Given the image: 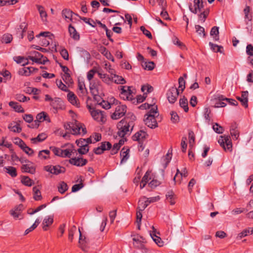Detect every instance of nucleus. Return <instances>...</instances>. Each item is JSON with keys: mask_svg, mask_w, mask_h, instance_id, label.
I'll list each match as a JSON object with an SVG mask.
<instances>
[{"mask_svg": "<svg viewBox=\"0 0 253 253\" xmlns=\"http://www.w3.org/2000/svg\"><path fill=\"white\" fill-rule=\"evenodd\" d=\"M156 100L153 98L150 103H146L141 105L139 108L141 109H150L145 115L146 117L144 121L146 125L151 128H154L158 126V124L156 117L158 116V107L156 105Z\"/></svg>", "mask_w": 253, "mask_h": 253, "instance_id": "f257e3e1", "label": "nucleus"}, {"mask_svg": "<svg viewBox=\"0 0 253 253\" xmlns=\"http://www.w3.org/2000/svg\"><path fill=\"white\" fill-rule=\"evenodd\" d=\"M134 124L128 118H125L120 121L117 124V134L122 138L129 135L131 133Z\"/></svg>", "mask_w": 253, "mask_h": 253, "instance_id": "f03ea898", "label": "nucleus"}, {"mask_svg": "<svg viewBox=\"0 0 253 253\" xmlns=\"http://www.w3.org/2000/svg\"><path fill=\"white\" fill-rule=\"evenodd\" d=\"M88 108L89 110L92 117L94 120L101 123H104L106 122V116L104 111L91 108L90 106H88Z\"/></svg>", "mask_w": 253, "mask_h": 253, "instance_id": "7ed1b4c3", "label": "nucleus"}, {"mask_svg": "<svg viewBox=\"0 0 253 253\" xmlns=\"http://www.w3.org/2000/svg\"><path fill=\"white\" fill-rule=\"evenodd\" d=\"M218 142L225 151H232V144L229 135L220 136Z\"/></svg>", "mask_w": 253, "mask_h": 253, "instance_id": "20e7f679", "label": "nucleus"}, {"mask_svg": "<svg viewBox=\"0 0 253 253\" xmlns=\"http://www.w3.org/2000/svg\"><path fill=\"white\" fill-rule=\"evenodd\" d=\"M33 55L28 56L27 59H30L33 62L38 64H45L48 60L46 57H44L41 53L37 51L32 52Z\"/></svg>", "mask_w": 253, "mask_h": 253, "instance_id": "39448f33", "label": "nucleus"}, {"mask_svg": "<svg viewBox=\"0 0 253 253\" xmlns=\"http://www.w3.org/2000/svg\"><path fill=\"white\" fill-rule=\"evenodd\" d=\"M71 126V133L74 135L81 134L82 133L84 134L86 133L85 127H84L82 124L77 121L72 122Z\"/></svg>", "mask_w": 253, "mask_h": 253, "instance_id": "423d86ee", "label": "nucleus"}, {"mask_svg": "<svg viewBox=\"0 0 253 253\" xmlns=\"http://www.w3.org/2000/svg\"><path fill=\"white\" fill-rule=\"evenodd\" d=\"M179 94V90L173 86L170 88L167 92V98L170 103H174L177 100Z\"/></svg>", "mask_w": 253, "mask_h": 253, "instance_id": "0eeeda50", "label": "nucleus"}, {"mask_svg": "<svg viewBox=\"0 0 253 253\" xmlns=\"http://www.w3.org/2000/svg\"><path fill=\"white\" fill-rule=\"evenodd\" d=\"M126 107L125 105L118 106L116 108L115 112L112 115L111 118L113 120H118L125 115L126 113Z\"/></svg>", "mask_w": 253, "mask_h": 253, "instance_id": "6e6552de", "label": "nucleus"}, {"mask_svg": "<svg viewBox=\"0 0 253 253\" xmlns=\"http://www.w3.org/2000/svg\"><path fill=\"white\" fill-rule=\"evenodd\" d=\"M121 97L124 100H131L132 99V91L130 87L128 86H121Z\"/></svg>", "mask_w": 253, "mask_h": 253, "instance_id": "1a4fd4ad", "label": "nucleus"}, {"mask_svg": "<svg viewBox=\"0 0 253 253\" xmlns=\"http://www.w3.org/2000/svg\"><path fill=\"white\" fill-rule=\"evenodd\" d=\"M69 162L74 166L83 167L87 164V161L86 159L83 158L75 157L70 159L69 160Z\"/></svg>", "mask_w": 253, "mask_h": 253, "instance_id": "9d476101", "label": "nucleus"}, {"mask_svg": "<svg viewBox=\"0 0 253 253\" xmlns=\"http://www.w3.org/2000/svg\"><path fill=\"white\" fill-rule=\"evenodd\" d=\"M203 6L202 0H194V7L190 5L189 9L192 13L196 14L198 11H201Z\"/></svg>", "mask_w": 253, "mask_h": 253, "instance_id": "9b49d317", "label": "nucleus"}, {"mask_svg": "<svg viewBox=\"0 0 253 253\" xmlns=\"http://www.w3.org/2000/svg\"><path fill=\"white\" fill-rule=\"evenodd\" d=\"M133 245L138 249L144 248V243L146 242L145 239L142 236H137L133 238Z\"/></svg>", "mask_w": 253, "mask_h": 253, "instance_id": "f8f14e48", "label": "nucleus"}, {"mask_svg": "<svg viewBox=\"0 0 253 253\" xmlns=\"http://www.w3.org/2000/svg\"><path fill=\"white\" fill-rule=\"evenodd\" d=\"M51 105L56 111L64 108L63 102L59 98H55L53 100H52Z\"/></svg>", "mask_w": 253, "mask_h": 253, "instance_id": "ddd939ff", "label": "nucleus"}, {"mask_svg": "<svg viewBox=\"0 0 253 253\" xmlns=\"http://www.w3.org/2000/svg\"><path fill=\"white\" fill-rule=\"evenodd\" d=\"M67 98L68 101L72 105H75L77 107H80V103L79 102V100L77 96L73 92L69 91L67 94Z\"/></svg>", "mask_w": 253, "mask_h": 253, "instance_id": "4468645a", "label": "nucleus"}, {"mask_svg": "<svg viewBox=\"0 0 253 253\" xmlns=\"http://www.w3.org/2000/svg\"><path fill=\"white\" fill-rule=\"evenodd\" d=\"M248 92L247 91H243L241 97H237V99L240 101L242 105L245 108H247L248 106Z\"/></svg>", "mask_w": 253, "mask_h": 253, "instance_id": "2eb2a0df", "label": "nucleus"}, {"mask_svg": "<svg viewBox=\"0 0 253 253\" xmlns=\"http://www.w3.org/2000/svg\"><path fill=\"white\" fill-rule=\"evenodd\" d=\"M44 121H46L48 123L50 122L49 117L45 112H42L37 115L36 121L38 122V124Z\"/></svg>", "mask_w": 253, "mask_h": 253, "instance_id": "dca6fc26", "label": "nucleus"}, {"mask_svg": "<svg viewBox=\"0 0 253 253\" xmlns=\"http://www.w3.org/2000/svg\"><path fill=\"white\" fill-rule=\"evenodd\" d=\"M152 228L153 229V233H150V236L151 238L153 239V241L158 246H159V247H162L164 245L163 242L162 241L160 237L156 235L155 233L156 230L155 229L154 227L153 226Z\"/></svg>", "mask_w": 253, "mask_h": 253, "instance_id": "f3484780", "label": "nucleus"}, {"mask_svg": "<svg viewBox=\"0 0 253 253\" xmlns=\"http://www.w3.org/2000/svg\"><path fill=\"white\" fill-rule=\"evenodd\" d=\"M22 208L23 205L22 204L17 205L13 209L10 210V213L14 218H17L22 210Z\"/></svg>", "mask_w": 253, "mask_h": 253, "instance_id": "a211bd4d", "label": "nucleus"}, {"mask_svg": "<svg viewBox=\"0 0 253 253\" xmlns=\"http://www.w3.org/2000/svg\"><path fill=\"white\" fill-rule=\"evenodd\" d=\"M53 222V217L52 216H47L44 217L42 222V228L43 230L46 231L47 227L51 225Z\"/></svg>", "mask_w": 253, "mask_h": 253, "instance_id": "6ab92c4d", "label": "nucleus"}, {"mask_svg": "<svg viewBox=\"0 0 253 253\" xmlns=\"http://www.w3.org/2000/svg\"><path fill=\"white\" fill-rule=\"evenodd\" d=\"M68 31L70 36L75 41H78L80 39V35L76 31V29L72 26L71 24L69 25L68 27Z\"/></svg>", "mask_w": 253, "mask_h": 253, "instance_id": "aec40b11", "label": "nucleus"}, {"mask_svg": "<svg viewBox=\"0 0 253 253\" xmlns=\"http://www.w3.org/2000/svg\"><path fill=\"white\" fill-rule=\"evenodd\" d=\"M29 164L23 165L21 169L22 170L26 172H29L31 174L35 173L36 171V168L34 166H33L32 163L28 161Z\"/></svg>", "mask_w": 253, "mask_h": 253, "instance_id": "412c9836", "label": "nucleus"}, {"mask_svg": "<svg viewBox=\"0 0 253 253\" xmlns=\"http://www.w3.org/2000/svg\"><path fill=\"white\" fill-rule=\"evenodd\" d=\"M147 136V134L143 130H140L134 134L132 138L134 141H140L145 138Z\"/></svg>", "mask_w": 253, "mask_h": 253, "instance_id": "4be33fe9", "label": "nucleus"}, {"mask_svg": "<svg viewBox=\"0 0 253 253\" xmlns=\"http://www.w3.org/2000/svg\"><path fill=\"white\" fill-rule=\"evenodd\" d=\"M166 197L167 200L170 203V205H173L175 204V199L176 197V195L172 190H169L167 193Z\"/></svg>", "mask_w": 253, "mask_h": 253, "instance_id": "5701e85b", "label": "nucleus"}, {"mask_svg": "<svg viewBox=\"0 0 253 253\" xmlns=\"http://www.w3.org/2000/svg\"><path fill=\"white\" fill-rule=\"evenodd\" d=\"M47 137V135L45 133H41L39 134L37 137L32 138L31 141L33 144H36L38 142H41L44 140Z\"/></svg>", "mask_w": 253, "mask_h": 253, "instance_id": "b1692460", "label": "nucleus"}, {"mask_svg": "<svg viewBox=\"0 0 253 253\" xmlns=\"http://www.w3.org/2000/svg\"><path fill=\"white\" fill-rule=\"evenodd\" d=\"M33 198L35 201H41L42 197L40 191V189L37 187L35 186L33 188Z\"/></svg>", "mask_w": 253, "mask_h": 253, "instance_id": "393cba45", "label": "nucleus"}, {"mask_svg": "<svg viewBox=\"0 0 253 253\" xmlns=\"http://www.w3.org/2000/svg\"><path fill=\"white\" fill-rule=\"evenodd\" d=\"M151 172V171H147L145 175L142 177V179L140 184V189L143 188L147 184V183L148 182L149 180L151 179V177H150Z\"/></svg>", "mask_w": 253, "mask_h": 253, "instance_id": "a878e982", "label": "nucleus"}, {"mask_svg": "<svg viewBox=\"0 0 253 253\" xmlns=\"http://www.w3.org/2000/svg\"><path fill=\"white\" fill-rule=\"evenodd\" d=\"M78 93L80 95H85L87 93L84 82L79 81L78 82Z\"/></svg>", "mask_w": 253, "mask_h": 253, "instance_id": "bb28decb", "label": "nucleus"}, {"mask_svg": "<svg viewBox=\"0 0 253 253\" xmlns=\"http://www.w3.org/2000/svg\"><path fill=\"white\" fill-rule=\"evenodd\" d=\"M129 150L128 149L125 150L124 148H123L121 150L120 153V156L122 158L121 164H123V163H125L127 161L129 157Z\"/></svg>", "mask_w": 253, "mask_h": 253, "instance_id": "cd10ccee", "label": "nucleus"}, {"mask_svg": "<svg viewBox=\"0 0 253 253\" xmlns=\"http://www.w3.org/2000/svg\"><path fill=\"white\" fill-rule=\"evenodd\" d=\"M9 105L17 112L23 113L24 112V110L22 106L17 102L10 101L9 102Z\"/></svg>", "mask_w": 253, "mask_h": 253, "instance_id": "c85d7f7f", "label": "nucleus"}, {"mask_svg": "<svg viewBox=\"0 0 253 253\" xmlns=\"http://www.w3.org/2000/svg\"><path fill=\"white\" fill-rule=\"evenodd\" d=\"M65 168L60 166L59 165L53 166L52 174L58 175L60 173H64Z\"/></svg>", "mask_w": 253, "mask_h": 253, "instance_id": "c756f323", "label": "nucleus"}, {"mask_svg": "<svg viewBox=\"0 0 253 253\" xmlns=\"http://www.w3.org/2000/svg\"><path fill=\"white\" fill-rule=\"evenodd\" d=\"M73 12L68 9H64L62 11V15L63 17L65 19H69L70 21H72V15Z\"/></svg>", "mask_w": 253, "mask_h": 253, "instance_id": "7c9ffc66", "label": "nucleus"}, {"mask_svg": "<svg viewBox=\"0 0 253 253\" xmlns=\"http://www.w3.org/2000/svg\"><path fill=\"white\" fill-rule=\"evenodd\" d=\"M32 73V68L29 67H24L20 69L18 72L19 75L29 76Z\"/></svg>", "mask_w": 253, "mask_h": 253, "instance_id": "2f4dec72", "label": "nucleus"}, {"mask_svg": "<svg viewBox=\"0 0 253 253\" xmlns=\"http://www.w3.org/2000/svg\"><path fill=\"white\" fill-rule=\"evenodd\" d=\"M179 105L181 107L183 108L185 112L188 111L189 108L188 107V101L185 96H183L182 98L179 100Z\"/></svg>", "mask_w": 253, "mask_h": 253, "instance_id": "473e14b6", "label": "nucleus"}, {"mask_svg": "<svg viewBox=\"0 0 253 253\" xmlns=\"http://www.w3.org/2000/svg\"><path fill=\"white\" fill-rule=\"evenodd\" d=\"M112 82L117 84H123L126 83V81L122 76L114 75V77L112 76Z\"/></svg>", "mask_w": 253, "mask_h": 253, "instance_id": "72a5a7b5", "label": "nucleus"}, {"mask_svg": "<svg viewBox=\"0 0 253 253\" xmlns=\"http://www.w3.org/2000/svg\"><path fill=\"white\" fill-rule=\"evenodd\" d=\"M50 151L48 150L40 151L38 157L41 160H46L49 158Z\"/></svg>", "mask_w": 253, "mask_h": 253, "instance_id": "f704fd0d", "label": "nucleus"}, {"mask_svg": "<svg viewBox=\"0 0 253 253\" xmlns=\"http://www.w3.org/2000/svg\"><path fill=\"white\" fill-rule=\"evenodd\" d=\"M210 35L213 37L215 41H217L219 40V31L218 27L216 26L213 27L211 31Z\"/></svg>", "mask_w": 253, "mask_h": 253, "instance_id": "c9c22d12", "label": "nucleus"}, {"mask_svg": "<svg viewBox=\"0 0 253 253\" xmlns=\"http://www.w3.org/2000/svg\"><path fill=\"white\" fill-rule=\"evenodd\" d=\"M37 7L38 8V11L40 14V16L42 21H46L47 17V13L46 11L44 10V7L42 6L39 5H38Z\"/></svg>", "mask_w": 253, "mask_h": 253, "instance_id": "e433bc0d", "label": "nucleus"}, {"mask_svg": "<svg viewBox=\"0 0 253 253\" xmlns=\"http://www.w3.org/2000/svg\"><path fill=\"white\" fill-rule=\"evenodd\" d=\"M230 132L233 139H238L239 137V131L236 126H232L230 129Z\"/></svg>", "mask_w": 253, "mask_h": 253, "instance_id": "4c0bfd02", "label": "nucleus"}, {"mask_svg": "<svg viewBox=\"0 0 253 253\" xmlns=\"http://www.w3.org/2000/svg\"><path fill=\"white\" fill-rule=\"evenodd\" d=\"M4 169H5L7 173L13 177H16L17 175L16 169L14 167H6L4 168Z\"/></svg>", "mask_w": 253, "mask_h": 253, "instance_id": "58836bf2", "label": "nucleus"}, {"mask_svg": "<svg viewBox=\"0 0 253 253\" xmlns=\"http://www.w3.org/2000/svg\"><path fill=\"white\" fill-rule=\"evenodd\" d=\"M21 182L27 186H31L34 184L33 180L30 179L28 176H23L21 178Z\"/></svg>", "mask_w": 253, "mask_h": 253, "instance_id": "ea45409f", "label": "nucleus"}, {"mask_svg": "<svg viewBox=\"0 0 253 253\" xmlns=\"http://www.w3.org/2000/svg\"><path fill=\"white\" fill-rule=\"evenodd\" d=\"M146 199L145 197H143L138 201V210L143 211L147 207V205L144 203V200Z\"/></svg>", "mask_w": 253, "mask_h": 253, "instance_id": "a19ab883", "label": "nucleus"}, {"mask_svg": "<svg viewBox=\"0 0 253 253\" xmlns=\"http://www.w3.org/2000/svg\"><path fill=\"white\" fill-rule=\"evenodd\" d=\"M40 223V220L39 218H37L35 223L29 228L27 229L25 231V235H27L33 230H34L35 229L37 228V227L38 226V225Z\"/></svg>", "mask_w": 253, "mask_h": 253, "instance_id": "79ce46f5", "label": "nucleus"}, {"mask_svg": "<svg viewBox=\"0 0 253 253\" xmlns=\"http://www.w3.org/2000/svg\"><path fill=\"white\" fill-rule=\"evenodd\" d=\"M18 2L17 0H0V6L13 5Z\"/></svg>", "mask_w": 253, "mask_h": 253, "instance_id": "37998d69", "label": "nucleus"}, {"mask_svg": "<svg viewBox=\"0 0 253 253\" xmlns=\"http://www.w3.org/2000/svg\"><path fill=\"white\" fill-rule=\"evenodd\" d=\"M141 89L144 92L143 95H145L147 93L151 92L153 90V87L149 84H146L142 85Z\"/></svg>", "mask_w": 253, "mask_h": 253, "instance_id": "c03bdc74", "label": "nucleus"}, {"mask_svg": "<svg viewBox=\"0 0 253 253\" xmlns=\"http://www.w3.org/2000/svg\"><path fill=\"white\" fill-rule=\"evenodd\" d=\"M8 128L11 131L14 132H20L22 130L21 127L20 126V125L18 124H16L14 126H12V125L11 124L8 126Z\"/></svg>", "mask_w": 253, "mask_h": 253, "instance_id": "a18cd8bd", "label": "nucleus"}, {"mask_svg": "<svg viewBox=\"0 0 253 253\" xmlns=\"http://www.w3.org/2000/svg\"><path fill=\"white\" fill-rule=\"evenodd\" d=\"M178 90H181V92H182L185 88V81L184 80V78L182 77H180L178 79Z\"/></svg>", "mask_w": 253, "mask_h": 253, "instance_id": "49530a36", "label": "nucleus"}, {"mask_svg": "<svg viewBox=\"0 0 253 253\" xmlns=\"http://www.w3.org/2000/svg\"><path fill=\"white\" fill-rule=\"evenodd\" d=\"M142 67L145 70L151 71L154 68L155 64L153 62H145L142 64Z\"/></svg>", "mask_w": 253, "mask_h": 253, "instance_id": "de8ad7c7", "label": "nucleus"}, {"mask_svg": "<svg viewBox=\"0 0 253 253\" xmlns=\"http://www.w3.org/2000/svg\"><path fill=\"white\" fill-rule=\"evenodd\" d=\"M172 42L174 44L177 45L181 49H184L186 48L185 45L177 37H174L172 39Z\"/></svg>", "mask_w": 253, "mask_h": 253, "instance_id": "09e8293b", "label": "nucleus"}, {"mask_svg": "<svg viewBox=\"0 0 253 253\" xmlns=\"http://www.w3.org/2000/svg\"><path fill=\"white\" fill-rule=\"evenodd\" d=\"M58 191L61 193L63 194L65 193L68 189V186L66 183L64 182H61L58 187Z\"/></svg>", "mask_w": 253, "mask_h": 253, "instance_id": "8fccbe9b", "label": "nucleus"}, {"mask_svg": "<svg viewBox=\"0 0 253 253\" xmlns=\"http://www.w3.org/2000/svg\"><path fill=\"white\" fill-rule=\"evenodd\" d=\"M56 84L59 88L64 91H68L67 86L64 84L61 80H57L56 81Z\"/></svg>", "mask_w": 253, "mask_h": 253, "instance_id": "3c124183", "label": "nucleus"}, {"mask_svg": "<svg viewBox=\"0 0 253 253\" xmlns=\"http://www.w3.org/2000/svg\"><path fill=\"white\" fill-rule=\"evenodd\" d=\"M100 147L101 148V150L104 151L110 149L112 147V145L109 142L105 141L101 143Z\"/></svg>", "mask_w": 253, "mask_h": 253, "instance_id": "603ef678", "label": "nucleus"}, {"mask_svg": "<svg viewBox=\"0 0 253 253\" xmlns=\"http://www.w3.org/2000/svg\"><path fill=\"white\" fill-rule=\"evenodd\" d=\"M76 232H77V228L75 226H72L71 227V228L69 229L68 239L71 242L73 241L74 233H75Z\"/></svg>", "mask_w": 253, "mask_h": 253, "instance_id": "864d4df0", "label": "nucleus"}, {"mask_svg": "<svg viewBox=\"0 0 253 253\" xmlns=\"http://www.w3.org/2000/svg\"><path fill=\"white\" fill-rule=\"evenodd\" d=\"M212 128L214 131L218 134H221L223 132V128L219 125L217 123H215L212 126Z\"/></svg>", "mask_w": 253, "mask_h": 253, "instance_id": "5fc2aeb1", "label": "nucleus"}, {"mask_svg": "<svg viewBox=\"0 0 253 253\" xmlns=\"http://www.w3.org/2000/svg\"><path fill=\"white\" fill-rule=\"evenodd\" d=\"M189 144L191 146H193L195 142V135L193 131L190 130L188 133Z\"/></svg>", "mask_w": 253, "mask_h": 253, "instance_id": "6e6d98bb", "label": "nucleus"}, {"mask_svg": "<svg viewBox=\"0 0 253 253\" xmlns=\"http://www.w3.org/2000/svg\"><path fill=\"white\" fill-rule=\"evenodd\" d=\"M195 29L196 30V32L200 36H202L203 37L205 36L206 34L205 32V29L203 27L200 26V25H196Z\"/></svg>", "mask_w": 253, "mask_h": 253, "instance_id": "4d7b16f0", "label": "nucleus"}, {"mask_svg": "<svg viewBox=\"0 0 253 253\" xmlns=\"http://www.w3.org/2000/svg\"><path fill=\"white\" fill-rule=\"evenodd\" d=\"M16 99L18 101H20V102H23L27 101L30 100L29 97H27L26 96H25L24 95L22 94H17L16 96Z\"/></svg>", "mask_w": 253, "mask_h": 253, "instance_id": "13d9d810", "label": "nucleus"}, {"mask_svg": "<svg viewBox=\"0 0 253 253\" xmlns=\"http://www.w3.org/2000/svg\"><path fill=\"white\" fill-rule=\"evenodd\" d=\"M23 151L25 152L27 154H28L29 156H32L34 154V151L33 149L29 147L26 145L25 144L22 148H21Z\"/></svg>", "mask_w": 253, "mask_h": 253, "instance_id": "bf43d9fd", "label": "nucleus"}, {"mask_svg": "<svg viewBox=\"0 0 253 253\" xmlns=\"http://www.w3.org/2000/svg\"><path fill=\"white\" fill-rule=\"evenodd\" d=\"M12 40V36L10 34H4L2 37V42L6 43H10Z\"/></svg>", "mask_w": 253, "mask_h": 253, "instance_id": "052dcab7", "label": "nucleus"}, {"mask_svg": "<svg viewBox=\"0 0 253 253\" xmlns=\"http://www.w3.org/2000/svg\"><path fill=\"white\" fill-rule=\"evenodd\" d=\"M72 151L70 149H65L62 150V155L61 157L65 158V157H68L70 158L72 155Z\"/></svg>", "mask_w": 253, "mask_h": 253, "instance_id": "680f3d73", "label": "nucleus"}, {"mask_svg": "<svg viewBox=\"0 0 253 253\" xmlns=\"http://www.w3.org/2000/svg\"><path fill=\"white\" fill-rule=\"evenodd\" d=\"M50 149L52 150L54 155L61 157L62 155V149L59 148L55 147H50Z\"/></svg>", "mask_w": 253, "mask_h": 253, "instance_id": "e2e57ef3", "label": "nucleus"}, {"mask_svg": "<svg viewBox=\"0 0 253 253\" xmlns=\"http://www.w3.org/2000/svg\"><path fill=\"white\" fill-rule=\"evenodd\" d=\"M96 73H97V70L94 68L89 70L87 74V80L89 81L93 79L94 75Z\"/></svg>", "mask_w": 253, "mask_h": 253, "instance_id": "0e129e2a", "label": "nucleus"}, {"mask_svg": "<svg viewBox=\"0 0 253 253\" xmlns=\"http://www.w3.org/2000/svg\"><path fill=\"white\" fill-rule=\"evenodd\" d=\"M76 143L79 147L87 146L86 145V141L84 138H81L77 140Z\"/></svg>", "mask_w": 253, "mask_h": 253, "instance_id": "69168bd1", "label": "nucleus"}, {"mask_svg": "<svg viewBox=\"0 0 253 253\" xmlns=\"http://www.w3.org/2000/svg\"><path fill=\"white\" fill-rule=\"evenodd\" d=\"M250 228L245 229L242 232L238 234L237 238L238 239H241L242 238L247 236L248 234L250 233Z\"/></svg>", "mask_w": 253, "mask_h": 253, "instance_id": "338daca9", "label": "nucleus"}, {"mask_svg": "<svg viewBox=\"0 0 253 253\" xmlns=\"http://www.w3.org/2000/svg\"><path fill=\"white\" fill-rule=\"evenodd\" d=\"M209 13V12L208 10H205L203 12H202L199 15V20L202 21L203 22H205L206 19L207 18L208 14Z\"/></svg>", "mask_w": 253, "mask_h": 253, "instance_id": "774afa93", "label": "nucleus"}]
</instances>
